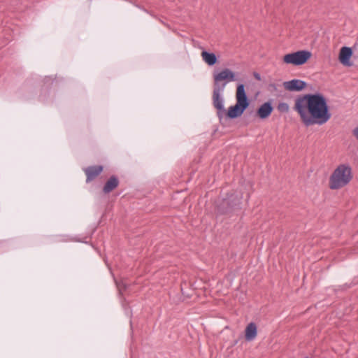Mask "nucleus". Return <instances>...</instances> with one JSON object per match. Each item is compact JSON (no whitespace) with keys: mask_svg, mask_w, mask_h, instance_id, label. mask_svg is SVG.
Masks as SVG:
<instances>
[{"mask_svg":"<svg viewBox=\"0 0 358 358\" xmlns=\"http://www.w3.org/2000/svg\"><path fill=\"white\" fill-rule=\"evenodd\" d=\"M294 110L297 112L306 127L322 125L331 117L327 99L320 92L297 96Z\"/></svg>","mask_w":358,"mask_h":358,"instance_id":"obj_1","label":"nucleus"},{"mask_svg":"<svg viewBox=\"0 0 358 358\" xmlns=\"http://www.w3.org/2000/svg\"><path fill=\"white\" fill-rule=\"evenodd\" d=\"M353 178L352 170L349 164H341L331 173L329 178L331 189H341L350 183Z\"/></svg>","mask_w":358,"mask_h":358,"instance_id":"obj_2","label":"nucleus"},{"mask_svg":"<svg viewBox=\"0 0 358 358\" xmlns=\"http://www.w3.org/2000/svg\"><path fill=\"white\" fill-rule=\"evenodd\" d=\"M236 99V104L230 106L227 111L224 113L226 117L229 119H236L241 117L250 105V99L247 95L243 83L238 85Z\"/></svg>","mask_w":358,"mask_h":358,"instance_id":"obj_3","label":"nucleus"},{"mask_svg":"<svg viewBox=\"0 0 358 358\" xmlns=\"http://www.w3.org/2000/svg\"><path fill=\"white\" fill-rule=\"evenodd\" d=\"M243 194H232L224 199L217 206V212L220 214L230 213L236 210L241 208Z\"/></svg>","mask_w":358,"mask_h":358,"instance_id":"obj_4","label":"nucleus"},{"mask_svg":"<svg viewBox=\"0 0 358 358\" xmlns=\"http://www.w3.org/2000/svg\"><path fill=\"white\" fill-rule=\"evenodd\" d=\"M213 87L224 90L227 85L237 80L236 73L228 68L213 73Z\"/></svg>","mask_w":358,"mask_h":358,"instance_id":"obj_5","label":"nucleus"},{"mask_svg":"<svg viewBox=\"0 0 358 358\" xmlns=\"http://www.w3.org/2000/svg\"><path fill=\"white\" fill-rule=\"evenodd\" d=\"M311 52L308 50H298L292 53L286 54L283 57V62L287 64L294 66L303 65L311 57Z\"/></svg>","mask_w":358,"mask_h":358,"instance_id":"obj_6","label":"nucleus"},{"mask_svg":"<svg viewBox=\"0 0 358 358\" xmlns=\"http://www.w3.org/2000/svg\"><path fill=\"white\" fill-rule=\"evenodd\" d=\"M224 90L213 87V104L217 110V116L220 119L223 117L226 112L224 109V99L222 96Z\"/></svg>","mask_w":358,"mask_h":358,"instance_id":"obj_7","label":"nucleus"},{"mask_svg":"<svg viewBox=\"0 0 358 358\" xmlns=\"http://www.w3.org/2000/svg\"><path fill=\"white\" fill-rule=\"evenodd\" d=\"M307 85L306 82L299 79H292L283 83L284 87L290 92H300Z\"/></svg>","mask_w":358,"mask_h":358,"instance_id":"obj_8","label":"nucleus"},{"mask_svg":"<svg viewBox=\"0 0 358 358\" xmlns=\"http://www.w3.org/2000/svg\"><path fill=\"white\" fill-rule=\"evenodd\" d=\"M273 110V107L271 101H266L262 104L257 110V114L259 118L264 120L268 117Z\"/></svg>","mask_w":358,"mask_h":358,"instance_id":"obj_9","label":"nucleus"},{"mask_svg":"<svg viewBox=\"0 0 358 358\" xmlns=\"http://www.w3.org/2000/svg\"><path fill=\"white\" fill-rule=\"evenodd\" d=\"M352 55V49L349 47L344 46L341 48L339 53V60L341 63L345 66H350V59Z\"/></svg>","mask_w":358,"mask_h":358,"instance_id":"obj_10","label":"nucleus"},{"mask_svg":"<svg viewBox=\"0 0 358 358\" xmlns=\"http://www.w3.org/2000/svg\"><path fill=\"white\" fill-rule=\"evenodd\" d=\"M103 166H90L84 169L87 176L86 182H89L92 180L96 176L99 175L103 171Z\"/></svg>","mask_w":358,"mask_h":358,"instance_id":"obj_11","label":"nucleus"},{"mask_svg":"<svg viewBox=\"0 0 358 358\" xmlns=\"http://www.w3.org/2000/svg\"><path fill=\"white\" fill-rule=\"evenodd\" d=\"M245 338L247 341H253L257 335V324L253 322L249 323L245 328Z\"/></svg>","mask_w":358,"mask_h":358,"instance_id":"obj_12","label":"nucleus"},{"mask_svg":"<svg viewBox=\"0 0 358 358\" xmlns=\"http://www.w3.org/2000/svg\"><path fill=\"white\" fill-rule=\"evenodd\" d=\"M119 185V179L116 176H112L107 180L103 187V192L108 194L115 189Z\"/></svg>","mask_w":358,"mask_h":358,"instance_id":"obj_13","label":"nucleus"},{"mask_svg":"<svg viewBox=\"0 0 358 358\" xmlns=\"http://www.w3.org/2000/svg\"><path fill=\"white\" fill-rule=\"evenodd\" d=\"M202 59L208 65L214 66L218 61V57L213 52L203 50L201 52Z\"/></svg>","mask_w":358,"mask_h":358,"instance_id":"obj_14","label":"nucleus"},{"mask_svg":"<svg viewBox=\"0 0 358 358\" xmlns=\"http://www.w3.org/2000/svg\"><path fill=\"white\" fill-rule=\"evenodd\" d=\"M277 109L280 113H287L289 111V105L285 102H280L277 106Z\"/></svg>","mask_w":358,"mask_h":358,"instance_id":"obj_15","label":"nucleus"},{"mask_svg":"<svg viewBox=\"0 0 358 358\" xmlns=\"http://www.w3.org/2000/svg\"><path fill=\"white\" fill-rule=\"evenodd\" d=\"M117 287L119 290V294H122V291L127 289L128 285L124 281L121 280L120 282L115 281Z\"/></svg>","mask_w":358,"mask_h":358,"instance_id":"obj_16","label":"nucleus"},{"mask_svg":"<svg viewBox=\"0 0 358 358\" xmlns=\"http://www.w3.org/2000/svg\"><path fill=\"white\" fill-rule=\"evenodd\" d=\"M351 287V284L345 283L342 285H338L335 288V291H345Z\"/></svg>","mask_w":358,"mask_h":358,"instance_id":"obj_17","label":"nucleus"},{"mask_svg":"<svg viewBox=\"0 0 358 358\" xmlns=\"http://www.w3.org/2000/svg\"><path fill=\"white\" fill-rule=\"evenodd\" d=\"M253 76H254L255 78L257 79V80H261V79H262L261 75L259 73L254 72Z\"/></svg>","mask_w":358,"mask_h":358,"instance_id":"obj_18","label":"nucleus"},{"mask_svg":"<svg viewBox=\"0 0 358 358\" xmlns=\"http://www.w3.org/2000/svg\"><path fill=\"white\" fill-rule=\"evenodd\" d=\"M268 87H269V89H271L273 90H277V87H276V85L275 83L269 84Z\"/></svg>","mask_w":358,"mask_h":358,"instance_id":"obj_19","label":"nucleus"},{"mask_svg":"<svg viewBox=\"0 0 358 358\" xmlns=\"http://www.w3.org/2000/svg\"><path fill=\"white\" fill-rule=\"evenodd\" d=\"M304 358H308V357H305Z\"/></svg>","mask_w":358,"mask_h":358,"instance_id":"obj_20","label":"nucleus"}]
</instances>
